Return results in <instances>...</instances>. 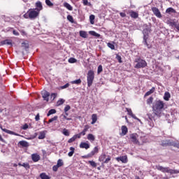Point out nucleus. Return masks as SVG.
<instances>
[{
    "label": "nucleus",
    "mask_w": 179,
    "mask_h": 179,
    "mask_svg": "<svg viewBox=\"0 0 179 179\" xmlns=\"http://www.w3.org/2000/svg\"><path fill=\"white\" fill-rule=\"evenodd\" d=\"M162 108H164V102L163 101L158 100L154 103L152 106L154 113L159 114V113H162Z\"/></svg>",
    "instance_id": "nucleus-1"
},
{
    "label": "nucleus",
    "mask_w": 179,
    "mask_h": 179,
    "mask_svg": "<svg viewBox=\"0 0 179 179\" xmlns=\"http://www.w3.org/2000/svg\"><path fill=\"white\" fill-rule=\"evenodd\" d=\"M157 169H158L159 171H162V173H169V174H178L179 171L171 169L169 167H163L162 166H157Z\"/></svg>",
    "instance_id": "nucleus-2"
},
{
    "label": "nucleus",
    "mask_w": 179,
    "mask_h": 179,
    "mask_svg": "<svg viewBox=\"0 0 179 179\" xmlns=\"http://www.w3.org/2000/svg\"><path fill=\"white\" fill-rule=\"evenodd\" d=\"M162 146H173L179 149V141H174L173 140H165L162 143Z\"/></svg>",
    "instance_id": "nucleus-3"
},
{
    "label": "nucleus",
    "mask_w": 179,
    "mask_h": 179,
    "mask_svg": "<svg viewBox=\"0 0 179 179\" xmlns=\"http://www.w3.org/2000/svg\"><path fill=\"white\" fill-rule=\"evenodd\" d=\"M135 62H136V64L134 66V68H136L137 69L141 68H146V66H148V63L146 61L141 58L136 59Z\"/></svg>",
    "instance_id": "nucleus-4"
},
{
    "label": "nucleus",
    "mask_w": 179,
    "mask_h": 179,
    "mask_svg": "<svg viewBox=\"0 0 179 179\" xmlns=\"http://www.w3.org/2000/svg\"><path fill=\"white\" fill-rule=\"evenodd\" d=\"M87 86L90 87L93 85V81L94 80V71L90 70L87 76Z\"/></svg>",
    "instance_id": "nucleus-5"
},
{
    "label": "nucleus",
    "mask_w": 179,
    "mask_h": 179,
    "mask_svg": "<svg viewBox=\"0 0 179 179\" xmlns=\"http://www.w3.org/2000/svg\"><path fill=\"white\" fill-rule=\"evenodd\" d=\"M28 11L29 13V19H31V20H34V19L38 17V15H40V12L35 8L29 9Z\"/></svg>",
    "instance_id": "nucleus-6"
},
{
    "label": "nucleus",
    "mask_w": 179,
    "mask_h": 179,
    "mask_svg": "<svg viewBox=\"0 0 179 179\" xmlns=\"http://www.w3.org/2000/svg\"><path fill=\"white\" fill-rule=\"evenodd\" d=\"M152 10L154 15H155V16H157V17H158L159 19H162V13H160V10H159V8H157L156 7H153L152 8Z\"/></svg>",
    "instance_id": "nucleus-7"
},
{
    "label": "nucleus",
    "mask_w": 179,
    "mask_h": 179,
    "mask_svg": "<svg viewBox=\"0 0 179 179\" xmlns=\"http://www.w3.org/2000/svg\"><path fill=\"white\" fill-rule=\"evenodd\" d=\"M99 153V147L96 146L94 148L93 150L90 152L88 155H87L86 157H93L96 154Z\"/></svg>",
    "instance_id": "nucleus-8"
},
{
    "label": "nucleus",
    "mask_w": 179,
    "mask_h": 179,
    "mask_svg": "<svg viewBox=\"0 0 179 179\" xmlns=\"http://www.w3.org/2000/svg\"><path fill=\"white\" fill-rule=\"evenodd\" d=\"M130 139L131 140L133 143H135L136 145H138V143H139V141H138V134H131Z\"/></svg>",
    "instance_id": "nucleus-9"
},
{
    "label": "nucleus",
    "mask_w": 179,
    "mask_h": 179,
    "mask_svg": "<svg viewBox=\"0 0 179 179\" xmlns=\"http://www.w3.org/2000/svg\"><path fill=\"white\" fill-rule=\"evenodd\" d=\"M129 115H130V117H131L132 118H134V120H137V121H138L139 122H141V124H142V122H141V120H139V118H138L133 113H132V110H131L130 108H126Z\"/></svg>",
    "instance_id": "nucleus-10"
},
{
    "label": "nucleus",
    "mask_w": 179,
    "mask_h": 179,
    "mask_svg": "<svg viewBox=\"0 0 179 179\" xmlns=\"http://www.w3.org/2000/svg\"><path fill=\"white\" fill-rule=\"evenodd\" d=\"M117 162H122V163H128V157L127 156H122L116 158Z\"/></svg>",
    "instance_id": "nucleus-11"
},
{
    "label": "nucleus",
    "mask_w": 179,
    "mask_h": 179,
    "mask_svg": "<svg viewBox=\"0 0 179 179\" xmlns=\"http://www.w3.org/2000/svg\"><path fill=\"white\" fill-rule=\"evenodd\" d=\"M80 149H86L87 150V149L90 148V144L85 142H81L80 144Z\"/></svg>",
    "instance_id": "nucleus-12"
},
{
    "label": "nucleus",
    "mask_w": 179,
    "mask_h": 179,
    "mask_svg": "<svg viewBox=\"0 0 179 179\" xmlns=\"http://www.w3.org/2000/svg\"><path fill=\"white\" fill-rule=\"evenodd\" d=\"M143 44L144 45H146L148 48H152V45L148 43V36L145 35L143 36Z\"/></svg>",
    "instance_id": "nucleus-13"
},
{
    "label": "nucleus",
    "mask_w": 179,
    "mask_h": 179,
    "mask_svg": "<svg viewBox=\"0 0 179 179\" xmlns=\"http://www.w3.org/2000/svg\"><path fill=\"white\" fill-rule=\"evenodd\" d=\"M42 96L45 101H48V97H50V92L47 91L42 92Z\"/></svg>",
    "instance_id": "nucleus-14"
},
{
    "label": "nucleus",
    "mask_w": 179,
    "mask_h": 179,
    "mask_svg": "<svg viewBox=\"0 0 179 179\" xmlns=\"http://www.w3.org/2000/svg\"><path fill=\"white\" fill-rule=\"evenodd\" d=\"M0 45H12V41L6 39L0 42Z\"/></svg>",
    "instance_id": "nucleus-15"
},
{
    "label": "nucleus",
    "mask_w": 179,
    "mask_h": 179,
    "mask_svg": "<svg viewBox=\"0 0 179 179\" xmlns=\"http://www.w3.org/2000/svg\"><path fill=\"white\" fill-rule=\"evenodd\" d=\"M36 8H34L36 10H38L39 13L41 10H43V4L41 3V1H37L36 3Z\"/></svg>",
    "instance_id": "nucleus-16"
},
{
    "label": "nucleus",
    "mask_w": 179,
    "mask_h": 179,
    "mask_svg": "<svg viewBox=\"0 0 179 179\" xmlns=\"http://www.w3.org/2000/svg\"><path fill=\"white\" fill-rule=\"evenodd\" d=\"M31 159L34 163H36V162H38L40 160V155L38 154H32L31 155Z\"/></svg>",
    "instance_id": "nucleus-17"
},
{
    "label": "nucleus",
    "mask_w": 179,
    "mask_h": 179,
    "mask_svg": "<svg viewBox=\"0 0 179 179\" xmlns=\"http://www.w3.org/2000/svg\"><path fill=\"white\" fill-rule=\"evenodd\" d=\"M131 17L133 19H138V17L139 16V14H138L137 12L131 10L129 12Z\"/></svg>",
    "instance_id": "nucleus-18"
},
{
    "label": "nucleus",
    "mask_w": 179,
    "mask_h": 179,
    "mask_svg": "<svg viewBox=\"0 0 179 179\" xmlns=\"http://www.w3.org/2000/svg\"><path fill=\"white\" fill-rule=\"evenodd\" d=\"M171 97V94L169 92H166L164 95V100L166 101H169L170 100V98Z\"/></svg>",
    "instance_id": "nucleus-19"
},
{
    "label": "nucleus",
    "mask_w": 179,
    "mask_h": 179,
    "mask_svg": "<svg viewBox=\"0 0 179 179\" xmlns=\"http://www.w3.org/2000/svg\"><path fill=\"white\" fill-rule=\"evenodd\" d=\"M128 134V128L127 126H122V135L124 136Z\"/></svg>",
    "instance_id": "nucleus-20"
},
{
    "label": "nucleus",
    "mask_w": 179,
    "mask_h": 179,
    "mask_svg": "<svg viewBox=\"0 0 179 179\" xmlns=\"http://www.w3.org/2000/svg\"><path fill=\"white\" fill-rule=\"evenodd\" d=\"M92 125H94V124H96V122H97V115L96 114H92Z\"/></svg>",
    "instance_id": "nucleus-21"
},
{
    "label": "nucleus",
    "mask_w": 179,
    "mask_h": 179,
    "mask_svg": "<svg viewBox=\"0 0 179 179\" xmlns=\"http://www.w3.org/2000/svg\"><path fill=\"white\" fill-rule=\"evenodd\" d=\"M19 144L22 146V148H29V143L27 141H21L19 142Z\"/></svg>",
    "instance_id": "nucleus-22"
},
{
    "label": "nucleus",
    "mask_w": 179,
    "mask_h": 179,
    "mask_svg": "<svg viewBox=\"0 0 179 179\" xmlns=\"http://www.w3.org/2000/svg\"><path fill=\"white\" fill-rule=\"evenodd\" d=\"M64 8H66V9H68V10H73V9L72 6H71V4H69L67 2L64 3Z\"/></svg>",
    "instance_id": "nucleus-23"
},
{
    "label": "nucleus",
    "mask_w": 179,
    "mask_h": 179,
    "mask_svg": "<svg viewBox=\"0 0 179 179\" xmlns=\"http://www.w3.org/2000/svg\"><path fill=\"white\" fill-rule=\"evenodd\" d=\"M89 34H90L91 36H93L94 37H97V38L100 37V34H98L94 31H90Z\"/></svg>",
    "instance_id": "nucleus-24"
},
{
    "label": "nucleus",
    "mask_w": 179,
    "mask_h": 179,
    "mask_svg": "<svg viewBox=\"0 0 179 179\" xmlns=\"http://www.w3.org/2000/svg\"><path fill=\"white\" fill-rule=\"evenodd\" d=\"M155 87H152L151 90H150L148 92H147L145 94V96L146 97L148 96H150V94H152V93H155Z\"/></svg>",
    "instance_id": "nucleus-25"
},
{
    "label": "nucleus",
    "mask_w": 179,
    "mask_h": 179,
    "mask_svg": "<svg viewBox=\"0 0 179 179\" xmlns=\"http://www.w3.org/2000/svg\"><path fill=\"white\" fill-rule=\"evenodd\" d=\"M107 155L105 153H102L99 157V162H104Z\"/></svg>",
    "instance_id": "nucleus-26"
},
{
    "label": "nucleus",
    "mask_w": 179,
    "mask_h": 179,
    "mask_svg": "<svg viewBox=\"0 0 179 179\" xmlns=\"http://www.w3.org/2000/svg\"><path fill=\"white\" fill-rule=\"evenodd\" d=\"M80 36L83 38H87V32L85 31H80Z\"/></svg>",
    "instance_id": "nucleus-27"
},
{
    "label": "nucleus",
    "mask_w": 179,
    "mask_h": 179,
    "mask_svg": "<svg viewBox=\"0 0 179 179\" xmlns=\"http://www.w3.org/2000/svg\"><path fill=\"white\" fill-rule=\"evenodd\" d=\"M21 47L22 48H23V50H25L26 51H27V50L29 49V43L27 42L22 43Z\"/></svg>",
    "instance_id": "nucleus-28"
},
{
    "label": "nucleus",
    "mask_w": 179,
    "mask_h": 179,
    "mask_svg": "<svg viewBox=\"0 0 179 179\" xmlns=\"http://www.w3.org/2000/svg\"><path fill=\"white\" fill-rule=\"evenodd\" d=\"M87 139L88 141H90L91 142L94 141V139H96V138L94 137V135L92 134H89L87 135Z\"/></svg>",
    "instance_id": "nucleus-29"
},
{
    "label": "nucleus",
    "mask_w": 179,
    "mask_h": 179,
    "mask_svg": "<svg viewBox=\"0 0 179 179\" xmlns=\"http://www.w3.org/2000/svg\"><path fill=\"white\" fill-rule=\"evenodd\" d=\"M70 150L71 151L68 153V156L69 157H72V156H73V153H75V148L71 147Z\"/></svg>",
    "instance_id": "nucleus-30"
},
{
    "label": "nucleus",
    "mask_w": 179,
    "mask_h": 179,
    "mask_svg": "<svg viewBox=\"0 0 179 179\" xmlns=\"http://www.w3.org/2000/svg\"><path fill=\"white\" fill-rule=\"evenodd\" d=\"M70 83H71V85H80L82 83V80L80 79L75 80L70 82Z\"/></svg>",
    "instance_id": "nucleus-31"
},
{
    "label": "nucleus",
    "mask_w": 179,
    "mask_h": 179,
    "mask_svg": "<svg viewBox=\"0 0 179 179\" xmlns=\"http://www.w3.org/2000/svg\"><path fill=\"white\" fill-rule=\"evenodd\" d=\"M44 138H45V131H40L38 138L44 139Z\"/></svg>",
    "instance_id": "nucleus-32"
},
{
    "label": "nucleus",
    "mask_w": 179,
    "mask_h": 179,
    "mask_svg": "<svg viewBox=\"0 0 179 179\" xmlns=\"http://www.w3.org/2000/svg\"><path fill=\"white\" fill-rule=\"evenodd\" d=\"M40 177L41 179H50V176L48 175L45 174V173H42L40 174Z\"/></svg>",
    "instance_id": "nucleus-33"
},
{
    "label": "nucleus",
    "mask_w": 179,
    "mask_h": 179,
    "mask_svg": "<svg viewBox=\"0 0 179 179\" xmlns=\"http://www.w3.org/2000/svg\"><path fill=\"white\" fill-rule=\"evenodd\" d=\"M56 113H57V110L55 109H50L48 111L47 115L48 117H50V115H52V114H55Z\"/></svg>",
    "instance_id": "nucleus-34"
},
{
    "label": "nucleus",
    "mask_w": 179,
    "mask_h": 179,
    "mask_svg": "<svg viewBox=\"0 0 179 179\" xmlns=\"http://www.w3.org/2000/svg\"><path fill=\"white\" fill-rule=\"evenodd\" d=\"M64 103H65V99H60L57 101V106H62V104H64Z\"/></svg>",
    "instance_id": "nucleus-35"
},
{
    "label": "nucleus",
    "mask_w": 179,
    "mask_h": 179,
    "mask_svg": "<svg viewBox=\"0 0 179 179\" xmlns=\"http://www.w3.org/2000/svg\"><path fill=\"white\" fill-rule=\"evenodd\" d=\"M166 13H176V10H174V8H169L166 9Z\"/></svg>",
    "instance_id": "nucleus-36"
},
{
    "label": "nucleus",
    "mask_w": 179,
    "mask_h": 179,
    "mask_svg": "<svg viewBox=\"0 0 179 179\" xmlns=\"http://www.w3.org/2000/svg\"><path fill=\"white\" fill-rule=\"evenodd\" d=\"M45 3L48 6H49V8H52V6H54V3H52L50 0H45Z\"/></svg>",
    "instance_id": "nucleus-37"
},
{
    "label": "nucleus",
    "mask_w": 179,
    "mask_h": 179,
    "mask_svg": "<svg viewBox=\"0 0 179 179\" xmlns=\"http://www.w3.org/2000/svg\"><path fill=\"white\" fill-rule=\"evenodd\" d=\"M107 46L110 48V50H115V45H114V43H108Z\"/></svg>",
    "instance_id": "nucleus-38"
},
{
    "label": "nucleus",
    "mask_w": 179,
    "mask_h": 179,
    "mask_svg": "<svg viewBox=\"0 0 179 179\" xmlns=\"http://www.w3.org/2000/svg\"><path fill=\"white\" fill-rule=\"evenodd\" d=\"M88 163L90 164L92 167H97V163H96L94 161H89Z\"/></svg>",
    "instance_id": "nucleus-39"
},
{
    "label": "nucleus",
    "mask_w": 179,
    "mask_h": 179,
    "mask_svg": "<svg viewBox=\"0 0 179 179\" xmlns=\"http://www.w3.org/2000/svg\"><path fill=\"white\" fill-rule=\"evenodd\" d=\"M94 15H90V21L91 24H94Z\"/></svg>",
    "instance_id": "nucleus-40"
},
{
    "label": "nucleus",
    "mask_w": 179,
    "mask_h": 179,
    "mask_svg": "<svg viewBox=\"0 0 179 179\" xmlns=\"http://www.w3.org/2000/svg\"><path fill=\"white\" fill-rule=\"evenodd\" d=\"M77 61L78 60L73 57L69 59V64H75L76 62H77Z\"/></svg>",
    "instance_id": "nucleus-41"
},
{
    "label": "nucleus",
    "mask_w": 179,
    "mask_h": 179,
    "mask_svg": "<svg viewBox=\"0 0 179 179\" xmlns=\"http://www.w3.org/2000/svg\"><path fill=\"white\" fill-rule=\"evenodd\" d=\"M57 166L59 167H62V166H64V162H62V159H59L57 161Z\"/></svg>",
    "instance_id": "nucleus-42"
},
{
    "label": "nucleus",
    "mask_w": 179,
    "mask_h": 179,
    "mask_svg": "<svg viewBox=\"0 0 179 179\" xmlns=\"http://www.w3.org/2000/svg\"><path fill=\"white\" fill-rule=\"evenodd\" d=\"M62 134H64L65 136H69V131L66 129H63Z\"/></svg>",
    "instance_id": "nucleus-43"
},
{
    "label": "nucleus",
    "mask_w": 179,
    "mask_h": 179,
    "mask_svg": "<svg viewBox=\"0 0 179 179\" xmlns=\"http://www.w3.org/2000/svg\"><path fill=\"white\" fill-rule=\"evenodd\" d=\"M116 59L118 61V62H119L120 64H122V58L121 57V56L117 55H116Z\"/></svg>",
    "instance_id": "nucleus-44"
},
{
    "label": "nucleus",
    "mask_w": 179,
    "mask_h": 179,
    "mask_svg": "<svg viewBox=\"0 0 179 179\" xmlns=\"http://www.w3.org/2000/svg\"><path fill=\"white\" fill-rule=\"evenodd\" d=\"M110 160H111V157L110 155H108L107 158L105 159V161H103V163L105 164H107V163H108V162H110Z\"/></svg>",
    "instance_id": "nucleus-45"
},
{
    "label": "nucleus",
    "mask_w": 179,
    "mask_h": 179,
    "mask_svg": "<svg viewBox=\"0 0 179 179\" xmlns=\"http://www.w3.org/2000/svg\"><path fill=\"white\" fill-rule=\"evenodd\" d=\"M67 20H69V22H71V23H73V17H72V15H68Z\"/></svg>",
    "instance_id": "nucleus-46"
},
{
    "label": "nucleus",
    "mask_w": 179,
    "mask_h": 179,
    "mask_svg": "<svg viewBox=\"0 0 179 179\" xmlns=\"http://www.w3.org/2000/svg\"><path fill=\"white\" fill-rule=\"evenodd\" d=\"M103 72V66L99 65L98 66L97 73H101Z\"/></svg>",
    "instance_id": "nucleus-47"
},
{
    "label": "nucleus",
    "mask_w": 179,
    "mask_h": 179,
    "mask_svg": "<svg viewBox=\"0 0 179 179\" xmlns=\"http://www.w3.org/2000/svg\"><path fill=\"white\" fill-rule=\"evenodd\" d=\"M58 120V116H55L49 120V122H53V121H57Z\"/></svg>",
    "instance_id": "nucleus-48"
},
{
    "label": "nucleus",
    "mask_w": 179,
    "mask_h": 179,
    "mask_svg": "<svg viewBox=\"0 0 179 179\" xmlns=\"http://www.w3.org/2000/svg\"><path fill=\"white\" fill-rule=\"evenodd\" d=\"M75 141H76V138H75V136H73L72 138L69 139L68 143H72V142H75Z\"/></svg>",
    "instance_id": "nucleus-49"
},
{
    "label": "nucleus",
    "mask_w": 179,
    "mask_h": 179,
    "mask_svg": "<svg viewBox=\"0 0 179 179\" xmlns=\"http://www.w3.org/2000/svg\"><path fill=\"white\" fill-rule=\"evenodd\" d=\"M71 110V106L66 105L64 108V113H68Z\"/></svg>",
    "instance_id": "nucleus-50"
},
{
    "label": "nucleus",
    "mask_w": 179,
    "mask_h": 179,
    "mask_svg": "<svg viewBox=\"0 0 179 179\" xmlns=\"http://www.w3.org/2000/svg\"><path fill=\"white\" fill-rule=\"evenodd\" d=\"M7 134H9L10 135H15V136H19V134H17V133H15L14 131H10V130H8Z\"/></svg>",
    "instance_id": "nucleus-51"
},
{
    "label": "nucleus",
    "mask_w": 179,
    "mask_h": 179,
    "mask_svg": "<svg viewBox=\"0 0 179 179\" xmlns=\"http://www.w3.org/2000/svg\"><path fill=\"white\" fill-rule=\"evenodd\" d=\"M22 166L24 167L25 169H30V165L28 163H23Z\"/></svg>",
    "instance_id": "nucleus-52"
},
{
    "label": "nucleus",
    "mask_w": 179,
    "mask_h": 179,
    "mask_svg": "<svg viewBox=\"0 0 179 179\" xmlns=\"http://www.w3.org/2000/svg\"><path fill=\"white\" fill-rule=\"evenodd\" d=\"M29 10L27 12V13H25L23 16L24 17V19H30V15H29Z\"/></svg>",
    "instance_id": "nucleus-53"
},
{
    "label": "nucleus",
    "mask_w": 179,
    "mask_h": 179,
    "mask_svg": "<svg viewBox=\"0 0 179 179\" xmlns=\"http://www.w3.org/2000/svg\"><path fill=\"white\" fill-rule=\"evenodd\" d=\"M58 169H59V166H57V165H55V166H53V167H52L53 171H58Z\"/></svg>",
    "instance_id": "nucleus-54"
},
{
    "label": "nucleus",
    "mask_w": 179,
    "mask_h": 179,
    "mask_svg": "<svg viewBox=\"0 0 179 179\" xmlns=\"http://www.w3.org/2000/svg\"><path fill=\"white\" fill-rule=\"evenodd\" d=\"M81 136H82V134H80V133L74 135V138H76V139H78V138L80 139Z\"/></svg>",
    "instance_id": "nucleus-55"
},
{
    "label": "nucleus",
    "mask_w": 179,
    "mask_h": 179,
    "mask_svg": "<svg viewBox=\"0 0 179 179\" xmlns=\"http://www.w3.org/2000/svg\"><path fill=\"white\" fill-rule=\"evenodd\" d=\"M21 128H22V129L26 130V129H27V128H29V124H25Z\"/></svg>",
    "instance_id": "nucleus-56"
},
{
    "label": "nucleus",
    "mask_w": 179,
    "mask_h": 179,
    "mask_svg": "<svg viewBox=\"0 0 179 179\" xmlns=\"http://www.w3.org/2000/svg\"><path fill=\"white\" fill-rule=\"evenodd\" d=\"M69 87V83H66V85L61 87V89H66Z\"/></svg>",
    "instance_id": "nucleus-57"
},
{
    "label": "nucleus",
    "mask_w": 179,
    "mask_h": 179,
    "mask_svg": "<svg viewBox=\"0 0 179 179\" xmlns=\"http://www.w3.org/2000/svg\"><path fill=\"white\" fill-rule=\"evenodd\" d=\"M152 101H153V98H152V97H150V98L147 100L148 104H150V103H152Z\"/></svg>",
    "instance_id": "nucleus-58"
},
{
    "label": "nucleus",
    "mask_w": 179,
    "mask_h": 179,
    "mask_svg": "<svg viewBox=\"0 0 179 179\" xmlns=\"http://www.w3.org/2000/svg\"><path fill=\"white\" fill-rule=\"evenodd\" d=\"M89 130V126L88 125H85L84 129L83 130L84 132H87V131Z\"/></svg>",
    "instance_id": "nucleus-59"
},
{
    "label": "nucleus",
    "mask_w": 179,
    "mask_h": 179,
    "mask_svg": "<svg viewBox=\"0 0 179 179\" xmlns=\"http://www.w3.org/2000/svg\"><path fill=\"white\" fill-rule=\"evenodd\" d=\"M83 2L85 6L90 5V3H89L87 0H83Z\"/></svg>",
    "instance_id": "nucleus-60"
},
{
    "label": "nucleus",
    "mask_w": 179,
    "mask_h": 179,
    "mask_svg": "<svg viewBox=\"0 0 179 179\" xmlns=\"http://www.w3.org/2000/svg\"><path fill=\"white\" fill-rule=\"evenodd\" d=\"M148 124H149L150 127H153L154 126L151 118H150V120H148Z\"/></svg>",
    "instance_id": "nucleus-61"
},
{
    "label": "nucleus",
    "mask_w": 179,
    "mask_h": 179,
    "mask_svg": "<svg viewBox=\"0 0 179 179\" xmlns=\"http://www.w3.org/2000/svg\"><path fill=\"white\" fill-rule=\"evenodd\" d=\"M35 120H36V121L40 120V115L38 113L36 115Z\"/></svg>",
    "instance_id": "nucleus-62"
},
{
    "label": "nucleus",
    "mask_w": 179,
    "mask_h": 179,
    "mask_svg": "<svg viewBox=\"0 0 179 179\" xmlns=\"http://www.w3.org/2000/svg\"><path fill=\"white\" fill-rule=\"evenodd\" d=\"M13 34H14V36H19V33L16 30L13 31Z\"/></svg>",
    "instance_id": "nucleus-63"
},
{
    "label": "nucleus",
    "mask_w": 179,
    "mask_h": 179,
    "mask_svg": "<svg viewBox=\"0 0 179 179\" xmlns=\"http://www.w3.org/2000/svg\"><path fill=\"white\" fill-rule=\"evenodd\" d=\"M120 15L121 17H125V16H127V14H125V13H120Z\"/></svg>",
    "instance_id": "nucleus-64"
}]
</instances>
